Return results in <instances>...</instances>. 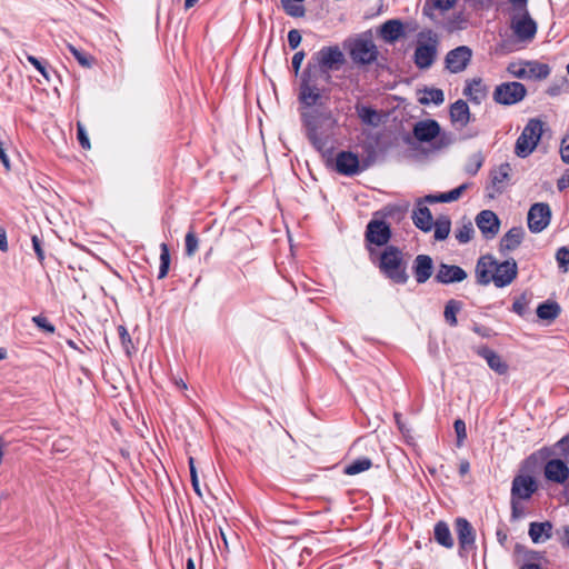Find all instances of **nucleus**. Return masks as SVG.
I'll use <instances>...</instances> for the list:
<instances>
[{
  "mask_svg": "<svg viewBox=\"0 0 569 569\" xmlns=\"http://www.w3.org/2000/svg\"><path fill=\"white\" fill-rule=\"evenodd\" d=\"M478 355L482 357L487 361L489 368L498 375L507 373L508 365L496 351L487 347H482L478 350Z\"/></svg>",
  "mask_w": 569,
  "mask_h": 569,
  "instance_id": "nucleus-22",
  "label": "nucleus"
},
{
  "mask_svg": "<svg viewBox=\"0 0 569 569\" xmlns=\"http://www.w3.org/2000/svg\"><path fill=\"white\" fill-rule=\"evenodd\" d=\"M511 166L509 163H501L491 173V181L498 192H501L510 180Z\"/></svg>",
  "mask_w": 569,
  "mask_h": 569,
  "instance_id": "nucleus-27",
  "label": "nucleus"
},
{
  "mask_svg": "<svg viewBox=\"0 0 569 569\" xmlns=\"http://www.w3.org/2000/svg\"><path fill=\"white\" fill-rule=\"evenodd\" d=\"M467 188H468V184L465 183L449 192L440 193L438 196H433V194L427 196L425 198V201H428V202H452V201L458 200Z\"/></svg>",
  "mask_w": 569,
  "mask_h": 569,
  "instance_id": "nucleus-32",
  "label": "nucleus"
},
{
  "mask_svg": "<svg viewBox=\"0 0 569 569\" xmlns=\"http://www.w3.org/2000/svg\"><path fill=\"white\" fill-rule=\"evenodd\" d=\"M526 61L510 62L507 67V71L510 76L526 80Z\"/></svg>",
  "mask_w": 569,
  "mask_h": 569,
  "instance_id": "nucleus-40",
  "label": "nucleus"
},
{
  "mask_svg": "<svg viewBox=\"0 0 569 569\" xmlns=\"http://www.w3.org/2000/svg\"><path fill=\"white\" fill-rule=\"evenodd\" d=\"M527 96L526 87L517 81L502 82L498 84L492 93V99L498 104L512 106L519 103Z\"/></svg>",
  "mask_w": 569,
  "mask_h": 569,
  "instance_id": "nucleus-9",
  "label": "nucleus"
},
{
  "mask_svg": "<svg viewBox=\"0 0 569 569\" xmlns=\"http://www.w3.org/2000/svg\"><path fill=\"white\" fill-rule=\"evenodd\" d=\"M27 60L47 79L49 80V74L46 68V63L37 59L31 54H27Z\"/></svg>",
  "mask_w": 569,
  "mask_h": 569,
  "instance_id": "nucleus-51",
  "label": "nucleus"
},
{
  "mask_svg": "<svg viewBox=\"0 0 569 569\" xmlns=\"http://www.w3.org/2000/svg\"><path fill=\"white\" fill-rule=\"evenodd\" d=\"M443 101H445L443 91L441 89H436V88L426 89L422 92V96L419 98V102L421 104H429L431 102L435 104H441Z\"/></svg>",
  "mask_w": 569,
  "mask_h": 569,
  "instance_id": "nucleus-35",
  "label": "nucleus"
},
{
  "mask_svg": "<svg viewBox=\"0 0 569 569\" xmlns=\"http://www.w3.org/2000/svg\"><path fill=\"white\" fill-rule=\"evenodd\" d=\"M435 226V239L445 240L450 233V220L448 218L438 219L433 222Z\"/></svg>",
  "mask_w": 569,
  "mask_h": 569,
  "instance_id": "nucleus-37",
  "label": "nucleus"
},
{
  "mask_svg": "<svg viewBox=\"0 0 569 569\" xmlns=\"http://www.w3.org/2000/svg\"><path fill=\"white\" fill-rule=\"evenodd\" d=\"M456 531L459 545L462 549L471 548L475 543V530L472 526L463 518L456 520Z\"/></svg>",
  "mask_w": 569,
  "mask_h": 569,
  "instance_id": "nucleus-21",
  "label": "nucleus"
},
{
  "mask_svg": "<svg viewBox=\"0 0 569 569\" xmlns=\"http://www.w3.org/2000/svg\"><path fill=\"white\" fill-rule=\"evenodd\" d=\"M297 2L298 1H293V0H282L283 9L291 17H296V18L303 17L305 8Z\"/></svg>",
  "mask_w": 569,
  "mask_h": 569,
  "instance_id": "nucleus-39",
  "label": "nucleus"
},
{
  "mask_svg": "<svg viewBox=\"0 0 569 569\" xmlns=\"http://www.w3.org/2000/svg\"><path fill=\"white\" fill-rule=\"evenodd\" d=\"M31 241H32V247H33V250L37 254V258L40 262H42L44 260V251L42 249V241L41 239L33 234L32 238H31Z\"/></svg>",
  "mask_w": 569,
  "mask_h": 569,
  "instance_id": "nucleus-52",
  "label": "nucleus"
},
{
  "mask_svg": "<svg viewBox=\"0 0 569 569\" xmlns=\"http://www.w3.org/2000/svg\"><path fill=\"white\" fill-rule=\"evenodd\" d=\"M413 274L418 283H425L432 276L433 261L427 254L416 257L412 266Z\"/></svg>",
  "mask_w": 569,
  "mask_h": 569,
  "instance_id": "nucleus-19",
  "label": "nucleus"
},
{
  "mask_svg": "<svg viewBox=\"0 0 569 569\" xmlns=\"http://www.w3.org/2000/svg\"><path fill=\"white\" fill-rule=\"evenodd\" d=\"M472 58V50L467 46H460L450 50L445 58L446 68L451 73L466 70Z\"/></svg>",
  "mask_w": 569,
  "mask_h": 569,
  "instance_id": "nucleus-11",
  "label": "nucleus"
},
{
  "mask_svg": "<svg viewBox=\"0 0 569 569\" xmlns=\"http://www.w3.org/2000/svg\"><path fill=\"white\" fill-rule=\"evenodd\" d=\"M561 542L565 547L569 548V528L568 527L563 529Z\"/></svg>",
  "mask_w": 569,
  "mask_h": 569,
  "instance_id": "nucleus-64",
  "label": "nucleus"
},
{
  "mask_svg": "<svg viewBox=\"0 0 569 569\" xmlns=\"http://www.w3.org/2000/svg\"><path fill=\"white\" fill-rule=\"evenodd\" d=\"M302 118L307 128L308 138L313 147L322 151L335 128L336 121L328 110H305Z\"/></svg>",
  "mask_w": 569,
  "mask_h": 569,
  "instance_id": "nucleus-2",
  "label": "nucleus"
},
{
  "mask_svg": "<svg viewBox=\"0 0 569 569\" xmlns=\"http://www.w3.org/2000/svg\"><path fill=\"white\" fill-rule=\"evenodd\" d=\"M317 69L309 66L303 73L300 87L299 98L303 104V110H316L315 107L322 106V96L316 83Z\"/></svg>",
  "mask_w": 569,
  "mask_h": 569,
  "instance_id": "nucleus-6",
  "label": "nucleus"
},
{
  "mask_svg": "<svg viewBox=\"0 0 569 569\" xmlns=\"http://www.w3.org/2000/svg\"><path fill=\"white\" fill-rule=\"evenodd\" d=\"M450 117L453 123L460 127L467 126L470 118L468 104L463 100L456 101L450 108Z\"/></svg>",
  "mask_w": 569,
  "mask_h": 569,
  "instance_id": "nucleus-30",
  "label": "nucleus"
},
{
  "mask_svg": "<svg viewBox=\"0 0 569 569\" xmlns=\"http://www.w3.org/2000/svg\"><path fill=\"white\" fill-rule=\"evenodd\" d=\"M510 28L517 40L525 43L530 42L537 32V24L528 10L510 12Z\"/></svg>",
  "mask_w": 569,
  "mask_h": 569,
  "instance_id": "nucleus-8",
  "label": "nucleus"
},
{
  "mask_svg": "<svg viewBox=\"0 0 569 569\" xmlns=\"http://www.w3.org/2000/svg\"><path fill=\"white\" fill-rule=\"evenodd\" d=\"M459 311V305L455 300H450L445 308V319L451 326L457 325V312Z\"/></svg>",
  "mask_w": 569,
  "mask_h": 569,
  "instance_id": "nucleus-42",
  "label": "nucleus"
},
{
  "mask_svg": "<svg viewBox=\"0 0 569 569\" xmlns=\"http://www.w3.org/2000/svg\"><path fill=\"white\" fill-rule=\"evenodd\" d=\"M526 80H542L550 74V67L539 61H526Z\"/></svg>",
  "mask_w": 569,
  "mask_h": 569,
  "instance_id": "nucleus-31",
  "label": "nucleus"
},
{
  "mask_svg": "<svg viewBox=\"0 0 569 569\" xmlns=\"http://www.w3.org/2000/svg\"><path fill=\"white\" fill-rule=\"evenodd\" d=\"M537 490V483L533 477L529 475H518L513 478L511 487V497L515 499L527 500Z\"/></svg>",
  "mask_w": 569,
  "mask_h": 569,
  "instance_id": "nucleus-14",
  "label": "nucleus"
},
{
  "mask_svg": "<svg viewBox=\"0 0 569 569\" xmlns=\"http://www.w3.org/2000/svg\"><path fill=\"white\" fill-rule=\"evenodd\" d=\"M358 114H359L360 119L362 120V122L368 123V124L376 126L379 121L378 113L373 109H370L367 107L360 108L358 110Z\"/></svg>",
  "mask_w": 569,
  "mask_h": 569,
  "instance_id": "nucleus-41",
  "label": "nucleus"
},
{
  "mask_svg": "<svg viewBox=\"0 0 569 569\" xmlns=\"http://www.w3.org/2000/svg\"><path fill=\"white\" fill-rule=\"evenodd\" d=\"M453 427L457 433V446L460 447L467 438L466 423L461 419H457Z\"/></svg>",
  "mask_w": 569,
  "mask_h": 569,
  "instance_id": "nucleus-48",
  "label": "nucleus"
},
{
  "mask_svg": "<svg viewBox=\"0 0 569 569\" xmlns=\"http://www.w3.org/2000/svg\"><path fill=\"white\" fill-rule=\"evenodd\" d=\"M412 220L416 227L422 231L431 230L433 226V219L430 210L423 204L422 200H419L417 209L412 213Z\"/></svg>",
  "mask_w": 569,
  "mask_h": 569,
  "instance_id": "nucleus-25",
  "label": "nucleus"
},
{
  "mask_svg": "<svg viewBox=\"0 0 569 569\" xmlns=\"http://www.w3.org/2000/svg\"><path fill=\"white\" fill-rule=\"evenodd\" d=\"M511 4L510 12L526 11L528 0H508Z\"/></svg>",
  "mask_w": 569,
  "mask_h": 569,
  "instance_id": "nucleus-57",
  "label": "nucleus"
},
{
  "mask_svg": "<svg viewBox=\"0 0 569 569\" xmlns=\"http://www.w3.org/2000/svg\"><path fill=\"white\" fill-rule=\"evenodd\" d=\"M301 34L297 29H292L288 33V43L291 49H297L301 43Z\"/></svg>",
  "mask_w": 569,
  "mask_h": 569,
  "instance_id": "nucleus-53",
  "label": "nucleus"
},
{
  "mask_svg": "<svg viewBox=\"0 0 569 569\" xmlns=\"http://www.w3.org/2000/svg\"><path fill=\"white\" fill-rule=\"evenodd\" d=\"M556 259L559 263V267L562 268L566 272L569 264V249L566 247L560 248L556 253Z\"/></svg>",
  "mask_w": 569,
  "mask_h": 569,
  "instance_id": "nucleus-49",
  "label": "nucleus"
},
{
  "mask_svg": "<svg viewBox=\"0 0 569 569\" xmlns=\"http://www.w3.org/2000/svg\"><path fill=\"white\" fill-rule=\"evenodd\" d=\"M303 59H305V52L303 51H298L293 54L292 57V68L295 70V73L298 74L299 73V70H300V67L303 62Z\"/></svg>",
  "mask_w": 569,
  "mask_h": 569,
  "instance_id": "nucleus-56",
  "label": "nucleus"
},
{
  "mask_svg": "<svg viewBox=\"0 0 569 569\" xmlns=\"http://www.w3.org/2000/svg\"><path fill=\"white\" fill-rule=\"evenodd\" d=\"M520 499H515L511 497V515L512 518L518 519L522 516V508L519 503Z\"/></svg>",
  "mask_w": 569,
  "mask_h": 569,
  "instance_id": "nucleus-58",
  "label": "nucleus"
},
{
  "mask_svg": "<svg viewBox=\"0 0 569 569\" xmlns=\"http://www.w3.org/2000/svg\"><path fill=\"white\" fill-rule=\"evenodd\" d=\"M560 313V307L557 302H543L538 306L537 308V316L541 320H548L552 321L555 320Z\"/></svg>",
  "mask_w": 569,
  "mask_h": 569,
  "instance_id": "nucleus-33",
  "label": "nucleus"
},
{
  "mask_svg": "<svg viewBox=\"0 0 569 569\" xmlns=\"http://www.w3.org/2000/svg\"><path fill=\"white\" fill-rule=\"evenodd\" d=\"M380 270L396 283H406L408 281L407 264L402 252L393 247H387L380 256Z\"/></svg>",
  "mask_w": 569,
  "mask_h": 569,
  "instance_id": "nucleus-3",
  "label": "nucleus"
},
{
  "mask_svg": "<svg viewBox=\"0 0 569 569\" xmlns=\"http://www.w3.org/2000/svg\"><path fill=\"white\" fill-rule=\"evenodd\" d=\"M523 229L511 228L501 239L500 249L501 251H512L519 247L523 238Z\"/></svg>",
  "mask_w": 569,
  "mask_h": 569,
  "instance_id": "nucleus-29",
  "label": "nucleus"
},
{
  "mask_svg": "<svg viewBox=\"0 0 569 569\" xmlns=\"http://www.w3.org/2000/svg\"><path fill=\"white\" fill-rule=\"evenodd\" d=\"M528 535L533 543L546 542L552 537V523L549 521L531 522Z\"/></svg>",
  "mask_w": 569,
  "mask_h": 569,
  "instance_id": "nucleus-24",
  "label": "nucleus"
},
{
  "mask_svg": "<svg viewBox=\"0 0 569 569\" xmlns=\"http://www.w3.org/2000/svg\"><path fill=\"white\" fill-rule=\"evenodd\" d=\"M470 470V465L468 460H461L459 465V472L461 476H466Z\"/></svg>",
  "mask_w": 569,
  "mask_h": 569,
  "instance_id": "nucleus-63",
  "label": "nucleus"
},
{
  "mask_svg": "<svg viewBox=\"0 0 569 569\" xmlns=\"http://www.w3.org/2000/svg\"><path fill=\"white\" fill-rule=\"evenodd\" d=\"M558 189L559 190H563L566 189L567 187H569V172L566 173L565 176H562L559 180H558Z\"/></svg>",
  "mask_w": 569,
  "mask_h": 569,
  "instance_id": "nucleus-62",
  "label": "nucleus"
},
{
  "mask_svg": "<svg viewBox=\"0 0 569 569\" xmlns=\"http://www.w3.org/2000/svg\"><path fill=\"white\" fill-rule=\"evenodd\" d=\"M371 466L372 462L369 458L357 459L345 468V473L349 476H355L370 469Z\"/></svg>",
  "mask_w": 569,
  "mask_h": 569,
  "instance_id": "nucleus-36",
  "label": "nucleus"
},
{
  "mask_svg": "<svg viewBox=\"0 0 569 569\" xmlns=\"http://www.w3.org/2000/svg\"><path fill=\"white\" fill-rule=\"evenodd\" d=\"M545 477L548 481L566 485L569 482V467L561 459H550L545 465Z\"/></svg>",
  "mask_w": 569,
  "mask_h": 569,
  "instance_id": "nucleus-13",
  "label": "nucleus"
},
{
  "mask_svg": "<svg viewBox=\"0 0 569 569\" xmlns=\"http://www.w3.org/2000/svg\"><path fill=\"white\" fill-rule=\"evenodd\" d=\"M435 538L438 543L446 548L453 546V539L451 537L449 527L445 522H438L435 527Z\"/></svg>",
  "mask_w": 569,
  "mask_h": 569,
  "instance_id": "nucleus-34",
  "label": "nucleus"
},
{
  "mask_svg": "<svg viewBox=\"0 0 569 569\" xmlns=\"http://www.w3.org/2000/svg\"><path fill=\"white\" fill-rule=\"evenodd\" d=\"M391 236L389 226L382 220H371L367 226L366 238L377 246L386 244Z\"/></svg>",
  "mask_w": 569,
  "mask_h": 569,
  "instance_id": "nucleus-15",
  "label": "nucleus"
},
{
  "mask_svg": "<svg viewBox=\"0 0 569 569\" xmlns=\"http://www.w3.org/2000/svg\"><path fill=\"white\" fill-rule=\"evenodd\" d=\"M77 138L80 143V146L83 149H90V141L87 134V131L84 129V126L80 122L77 123Z\"/></svg>",
  "mask_w": 569,
  "mask_h": 569,
  "instance_id": "nucleus-50",
  "label": "nucleus"
},
{
  "mask_svg": "<svg viewBox=\"0 0 569 569\" xmlns=\"http://www.w3.org/2000/svg\"><path fill=\"white\" fill-rule=\"evenodd\" d=\"M482 166V158L480 154H473L470 159V163L467 166V171L475 174Z\"/></svg>",
  "mask_w": 569,
  "mask_h": 569,
  "instance_id": "nucleus-54",
  "label": "nucleus"
},
{
  "mask_svg": "<svg viewBox=\"0 0 569 569\" xmlns=\"http://www.w3.org/2000/svg\"><path fill=\"white\" fill-rule=\"evenodd\" d=\"M551 219V210L547 203H535L528 212V227L530 231L538 233L548 227Z\"/></svg>",
  "mask_w": 569,
  "mask_h": 569,
  "instance_id": "nucleus-12",
  "label": "nucleus"
},
{
  "mask_svg": "<svg viewBox=\"0 0 569 569\" xmlns=\"http://www.w3.org/2000/svg\"><path fill=\"white\" fill-rule=\"evenodd\" d=\"M313 60L317 66L311 68L317 69V73H322L326 81H329V71L338 70L345 62V56L337 46L323 47L313 56Z\"/></svg>",
  "mask_w": 569,
  "mask_h": 569,
  "instance_id": "nucleus-7",
  "label": "nucleus"
},
{
  "mask_svg": "<svg viewBox=\"0 0 569 569\" xmlns=\"http://www.w3.org/2000/svg\"><path fill=\"white\" fill-rule=\"evenodd\" d=\"M560 156L565 163H569V136L561 141Z\"/></svg>",
  "mask_w": 569,
  "mask_h": 569,
  "instance_id": "nucleus-55",
  "label": "nucleus"
},
{
  "mask_svg": "<svg viewBox=\"0 0 569 569\" xmlns=\"http://www.w3.org/2000/svg\"><path fill=\"white\" fill-rule=\"evenodd\" d=\"M403 34V26L399 20H388L380 28L381 38L389 43L396 42Z\"/></svg>",
  "mask_w": 569,
  "mask_h": 569,
  "instance_id": "nucleus-26",
  "label": "nucleus"
},
{
  "mask_svg": "<svg viewBox=\"0 0 569 569\" xmlns=\"http://www.w3.org/2000/svg\"><path fill=\"white\" fill-rule=\"evenodd\" d=\"M160 248H161V253H160V268H159L158 278L163 279L169 271L170 253H169L168 246L166 243H161Z\"/></svg>",
  "mask_w": 569,
  "mask_h": 569,
  "instance_id": "nucleus-38",
  "label": "nucleus"
},
{
  "mask_svg": "<svg viewBox=\"0 0 569 569\" xmlns=\"http://www.w3.org/2000/svg\"><path fill=\"white\" fill-rule=\"evenodd\" d=\"M336 168L342 174L352 176L359 171V159L351 152H341L337 156Z\"/></svg>",
  "mask_w": 569,
  "mask_h": 569,
  "instance_id": "nucleus-20",
  "label": "nucleus"
},
{
  "mask_svg": "<svg viewBox=\"0 0 569 569\" xmlns=\"http://www.w3.org/2000/svg\"><path fill=\"white\" fill-rule=\"evenodd\" d=\"M456 3V0H430L423 6L422 12L433 22H439L440 18L437 12H446Z\"/></svg>",
  "mask_w": 569,
  "mask_h": 569,
  "instance_id": "nucleus-23",
  "label": "nucleus"
},
{
  "mask_svg": "<svg viewBox=\"0 0 569 569\" xmlns=\"http://www.w3.org/2000/svg\"><path fill=\"white\" fill-rule=\"evenodd\" d=\"M439 37L432 30H423L418 33L415 50V63L419 69H429L437 56Z\"/></svg>",
  "mask_w": 569,
  "mask_h": 569,
  "instance_id": "nucleus-4",
  "label": "nucleus"
},
{
  "mask_svg": "<svg viewBox=\"0 0 569 569\" xmlns=\"http://www.w3.org/2000/svg\"><path fill=\"white\" fill-rule=\"evenodd\" d=\"M440 126L436 120L426 119L418 121L413 127V136L420 142H430L440 136Z\"/></svg>",
  "mask_w": 569,
  "mask_h": 569,
  "instance_id": "nucleus-16",
  "label": "nucleus"
},
{
  "mask_svg": "<svg viewBox=\"0 0 569 569\" xmlns=\"http://www.w3.org/2000/svg\"><path fill=\"white\" fill-rule=\"evenodd\" d=\"M543 132V122L532 118L525 126L515 146V153L520 158H527L538 146Z\"/></svg>",
  "mask_w": 569,
  "mask_h": 569,
  "instance_id": "nucleus-5",
  "label": "nucleus"
},
{
  "mask_svg": "<svg viewBox=\"0 0 569 569\" xmlns=\"http://www.w3.org/2000/svg\"><path fill=\"white\" fill-rule=\"evenodd\" d=\"M199 248V240L197 236L190 231L186 236V254L192 257Z\"/></svg>",
  "mask_w": 569,
  "mask_h": 569,
  "instance_id": "nucleus-45",
  "label": "nucleus"
},
{
  "mask_svg": "<svg viewBox=\"0 0 569 569\" xmlns=\"http://www.w3.org/2000/svg\"><path fill=\"white\" fill-rule=\"evenodd\" d=\"M466 278H467V272L462 268H460L458 266H453V264H447V263L439 264L438 271L435 277L437 282L445 283V284L453 283V282H461Z\"/></svg>",
  "mask_w": 569,
  "mask_h": 569,
  "instance_id": "nucleus-17",
  "label": "nucleus"
},
{
  "mask_svg": "<svg viewBox=\"0 0 569 569\" xmlns=\"http://www.w3.org/2000/svg\"><path fill=\"white\" fill-rule=\"evenodd\" d=\"M463 93L471 101L480 103L487 96V87L481 79H472L467 82Z\"/></svg>",
  "mask_w": 569,
  "mask_h": 569,
  "instance_id": "nucleus-28",
  "label": "nucleus"
},
{
  "mask_svg": "<svg viewBox=\"0 0 569 569\" xmlns=\"http://www.w3.org/2000/svg\"><path fill=\"white\" fill-rule=\"evenodd\" d=\"M32 322L46 333L52 335L56 331L54 326L48 320V318L41 315L32 317Z\"/></svg>",
  "mask_w": 569,
  "mask_h": 569,
  "instance_id": "nucleus-43",
  "label": "nucleus"
},
{
  "mask_svg": "<svg viewBox=\"0 0 569 569\" xmlns=\"http://www.w3.org/2000/svg\"><path fill=\"white\" fill-rule=\"evenodd\" d=\"M518 274V266L513 259L498 262L492 256L481 257L476 266L477 282L487 286L493 282L496 287L509 286Z\"/></svg>",
  "mask_w": 569,
  "mask_h": 569,
  "instance_id": "nucleus-1",
  "label": "nucleus"
},
{
  "mask_svg": "<svg viewBox=\"0 0 569 569\" xmlns=\"http://www.w3.org/2000/svg\"><path fill=\"white\" fill-rule=\"evenodd\" d=\"M558 447L561 448L562 452L569 459V436L563 437L558 443Z\"/></svg>",
  "mask_w": 569,
  "mask_h": 569,
  "instance_id": "nucleus-61",
  "label": "nucleus"
},
{
  "mask_svg": "<svg viewBox=\"0 0 569 569\" xmlns=\"http://www.w3.org/2000/svg\"><path fill=\"white\" fill-rule=\"evenodd\" d=\"M527 302L525 300H517L513 302L512 309L518 315L522 316L526 311Z\"/></svg>",
  "mask_w": 569,
  "mask_h": 569,
  "instance_id": "nucleus-59",
  "label": "nucleus"
},
{
  "mask_svg": "<svg viewBox=\"0 0 569 569\" xmlns=\"http://www.w3.org/2000/svg\"><path fill=\"white\" fill-rule=\"evenodd\" d=\"M189 467H190V477H191V483H192L193 490L196 491V493L199 497H202V492H201V488H200V483H199V479H198V473H197V469L194 466V459L192 457L189 458Z\"/></svg>",
  "mask_w": 569,
  "mask_h": 569,
  "instance_id": "nucleus-47",
  "label": "nucleus"
},
{
  "mask_svg": "<svg viewBox=\"0 0 569 569\" xmlns=\"http://www.w3.org/2000/svg\"><path fill=\"white\" fill-rule=\"evenodd\" d=\"M350 56L356 63L369 64L378 57V49L370 39H357L352 42Z\"/></svg>",
  "mask_w": 569,
  "mask_h": 569,
  "instance_id": "nucleus-10",
  "label": "nucleus"
},
{
  "mask_svg": "<svg viewBox=\"0 0 569 569\" xmlns=\"http://www.w3.org/2000/svg\"><path fill=\"white\" fill-rule=\"evenodd\" d=\"M476 222L486 238H493L499 231L500 221L497 214L491 210L481 211L477 216Z\"/></svg>",
  "mask_w": 569,
  "mask_h": 569,
  "instance_id": "nucleus-18",
  "label": "nucleus"
},
{
  "mask_svg": "<svg viewBox=\"0 0 569 569\" xmlns=\"http://www.w3.org/2000/svg\"><path fill=\"white\" fill-rule=\"evenodd\" d=\"M68 48H69L70 52L72 53V56L77 59V61L82 67H88V68L91 67L92 58L89 54L87 56L86 53H83L82 51L78 50L72 44H68Z\"/></svg>",
  "mask_w": 569,
  "mask_h": 569,
  "instance_id": "nucleus-46",
  "label": "nucleus"
},
{
  "mask_svg": "<svg viewBox=\"0 0 569 569\" xmlns=\"http://www.w3.org/2000/svg\"><path fill=\"white\" fill-rule=\"evenodd\" d=\"M473 228L471 223L463 224L456 232V238L460 243H467L471 240Z\"/></svg>",
  "mask_w": 569,
  "mask_h": 569,
  "instance_id": "nucleus-44",
  "label": "nucleus"
},
{
  "mask_svg": "<svg viewBox=\"0 0 569 569\" xmlns=\"http://www.w3.org/2000/svg\"><path fill=\"white\" fill-rule=\"evenodd\" d=\"M0 250L2 252L8 251L7 232L2 227H0Z\"/></svg>",
  "mask_w": 569,
  "mask_h": 569,
  "instance_id": "nucleus-60",
  "label": "nucleus"
}]
</instances>
